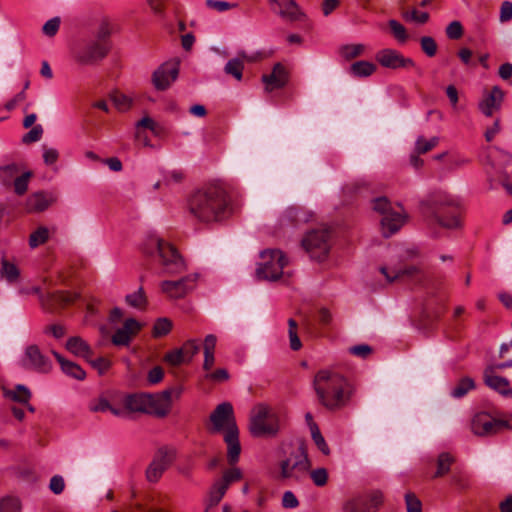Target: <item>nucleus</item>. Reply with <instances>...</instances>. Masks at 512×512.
Wrapping results in <instances>:
<instances>
[{
	"label": "nucleus",
	"instance_id": "obj_50",
	"mask_svg": "<svg viewBox=\"0 0 512 512\" xmlns=\"http://www.w3.org/2000/svg\"><path fill=\"white\" fill-rule=\"evenodd\" d=\"M21 504L15 497H5L0 500V512H20Z\"/></svg>",
	"mask_w": 512,
	"mask_h": 512
},
{
	"label": "nucleus",
	"instance_id": "obj_63",
	"mask_svg": "<svg viewBox=\"0 0 512 512\" xmlns=\"http://www.w3.org/2000/svg\"><path fill=\"white\" fill-rule=\"evenodd\" d=\"M65 488V481L61 475H54L50 479L49 489L56 495L61 494Z\"/></svg>",
	"mask_w": 512,
	"mask_h": 512
},
{
	"label": "nucleus",
	"instance_id": "obj_15",
	"mask_svg": "<svg viewBox=\"0 0 512 512\" xmlns=\"http://www.w3.org/2000/svg\"><path fill=\"white\" fill-rule=\"evenodd\" d=\"M111 44L89 40L76 53L75 60L80 65H96L109 53Z\"/></svg>",
	"mask_w": 512,
	"mask_h": 512
},
{
	"label": "nucleus",
	"instance_id": "obj_56",
	"mask_svg": "<svg viewBox=\"0 0 512 512\" xmlns=\"http://www.w3.org/2000/svg\"><path fill=\"white\" fill-rule=\"evenodd\" d=\"M389 27H390L393 35L399 42L403 43V42L407 41L408 35H407L405 27L401 23H399L396 20H390Z\"/></svg>",
	"mask_w": 512,
	"mask_h": 512
},
{
	"label": "nucleus",
	"instance_id": "obj_1",
	"mask_svg": "<svg viewBox=\"0 0 512 512\" xmlns=\"http://www.w3.org/2000/svg\"><path fill=\"white\" fill-rule=\"evenodd\" d=\"M188 209L195 219L203 223L223 221L231 213L228 194L219 185H209L193 192L188 199Z\"/></svg>",
	"mask_w": 512,
	"mask_h": 512
},
{
	"label": "nucleus",
	"instance_id": "obj_10",
	"mask_svg": "<svg viewBox=\"0 0 512 512\" xmlns=\"http://www.w3.org/2000/svg\"><path fill=\"white\" fill-rule=\"evenodd\" d=\"M263 262L259 264L256 274L259 279L276 281L283 274L287 259L282 251L277 249L265 250L261 253Z\"/></svg>",
	"mask_w": 512,
	"mask_h": 512
},
{
	"label": "nucleus",
	"instance_id": "obj_14",
	"mask_svg": "<svg viewBox=\"0 0 512 512\" xmlns=\"http://www.w3.org/2000/svg\"><path fill=\"white\" fill-rule=\"evenodd\" d=\"M376 60L382 67L388 69L397 70L413 68L418 75L423 74L422 69L416 65L412 58L405 57L395 49L385 48L379 50L376 53Z\"/></svg>",
	"mask_w": 512,
	"mask_h": 512
},
{
	"label": "nucleus",
	"instance_id": "obj_4",
	"mask_svg": "<svg viewBox=\"0 0 512 512\" xmlns=\"http://www.w3.org/2000/svg\"><path fill=\"white\" fill-rule=\"evenodd\" d=\"M311 468L306 447L303 443L293 447L285 459L279 462L278 479L288 482H302Z\"/></svg>",
	"mask_w": 512,
	"mask_h": 512
},
{
	"label": "nucleus",
	"instance_id": "obj_12",
	"mask_svg": "<svg viewBox=\"0 0 512 512\" xmlns=\"http://www.w3.org/2000/svg\"><path fill=\"white\" fill-rule=\"evenodd\" d=\"M20 365L25 370L41 374H48L53 368V363L36 344L25 347L20 360Z\"/></svg>",
	"mask_w": 512,
	"mask_h": 512
},
{
	"label": "nucleus",
	"instance_id": "obj_5",
	"mask_svg": "<svg viewBox=\"0 0 512 512\" xmlns=\"http://www.w3.org/2000/svg\"><path fill=\"white\" fill-rule=\"evenodd\" d=\"M249 431L253 437H274L280 431L276 411L264 403L256 404L250 413Z\"/></svg>",
	"mask_w": 512,
	"mask_h": 512
},
{
	"label": "nucleus",
	"instance_id": "obj_62",
	"mask_svg": "<svg viewBox=\"0 0 512 512\" xmlns=\"http://www.w3.org/2000/svg\"><path fill=\"white\" fill-rule=\"evenodd\" d=\"M405 20H410L419 24H424L429 20V14L427 12H419L413 9L411 12L403 14Z\"/></svg>",
	"mask_w": 512,
	"mask_h": 512
},
{
	"label": "nucleus",
	"instance_id": "obj_34",
	"mask_svg": "<svg viewBox=\"0 0 512 512\" xmlns=\"http://www.w3.org/2000/svg\"><path fill=\"white\" fill-rule=\"evenodd\" d=\"M89 409L92 412H107V411H109L115 416H118V417L124 416L123 408L113 406L104 397H99L97 399H93L89 404Z\"/></svg>",
	"mask_w": 512,
	"mask_h": 512
},
{
	"label": "nucleus",
	"instance_id": "obj_16",
	"mask_svg": "<svg viewBox=\"0 0 512 512\" xmlns=\"http://www.w3.org/2000/svg\"><path fill=\"white\" fill-rule=\"evenodd\" d=\"M212 423L211 431L213 433L237 430V424L234 416V409L230 402H223L214 409L210 415Z\"/></svg>",
	"mask_w": 512,
	"mask_h": 512
},
{
	"label": "nucleus",
	"instance_id": "obj_51",
	"mask_svg": "<svg viewBox=\"0 0 512 512\" xmlns=\"http://www.w3.org/2000/svg\"><path fill=\"white\" fill-rule=\"evenodd\" d=\"M172 328V322L167 318H159L153 327V335L155 337H161L170 332Z\"/></svg>",
	"mask_w": 512,
	"mask_h": 512
},
{
	"label": "nucleus",
	"instance_id": "obj_20",
	"mask_svg": "<svg viewBox=\"0 0 512 512\" xmlns=\"http://www.w3.org/2000/svg\"><path fill=\"white\" fill-rule=\"evenodd\" d=\"M179 64L165 62L160 65L152 75V82L157 90H166L178 77Z\"/></svg>",
	"mask_w": 512,
	"mask_h": 512
},
{
	"label": "nucleus",
	"instance_id": "obj_32",
	"mask_svg": "<svg viewBox=\"0 0 512 512\" xmlns=\"http://www.w3.org/2000/svg\"><path fill=\"white\" fill-rule=\"evenodd\" d=\"M243 60L252 61L253 58H249L244 51L239 52L237 58L230 59L226 63V65L224 67L225 73L232 75L237 80H241L243 69H244Z\"/></svg>",
	"mask_w": 512,
	"mask_h": 512
},
{
	"label": "nucleus",
	"instance_id": "obj_30",
	"mask_svg": "<svg viewBox=\"0 0 512 512\" xmlns=\"http://www.w3.org/2000/svg\"><path fill=\"white\" fill-rule=\"evenodd\" d=\"M380 272L385 276L388 283H393L396 280L403 278H413L420 273L417 266H409L405 269H388L387 267H381Z\"/></svg>",
	"mask_w": 512,
	"mask_h": 512
},
{
	"label": "nucleus",
	"instance_id": "obj_59",
	"mask_svg": "<svg viewBox=\"0 0 512 512\" xmlns=\"http://www.w3.org/2000/svg\"><path fill=\"white\" fill-rule=\"evenodd\" d=\"M242 478V473L239 468H232L224 472L221 480H218L221 484H226V488L235 481Z\"/></svg>",
	"mask_w": 512,
	"mask_h": 512
},
{
	"label": "nucleus",
	"instance_id": "obj_17",
	"mask_svg": "<svg viewBox=\"0 0 512 512\" xmlns=\"http://www.w3.org/2000/svg\"><path fill=\"white\" fill-rule=\"evenodd\" d=\"M383 495L380 491L356 495L343 504L344 512H375L382 504Z\"/></svg>",
	"mask_w": 512,
	"mask_h": 512
},
{
	"label": "nucleus",
	"instance_id": "obj_3",
	"mask_svg": "<svg viewBox=\"0 0 512 512\" xmlns=\"http://www.w3.org/2000/svg\"><path fill=\"white\" fill-rule=\"evenodd\" d=\"M143 251L147 255L158 258L163 273L177 274L186 269L185 262L176 248L156 235L147 238L143 245Z\"/></svg>",
	"mask_w": 512,
	"mask_h": 512
},
{
	"label": "nucleus",
	"instance_id": "obj_18",
	"mask_svg": "<svg viewBox=\"0 0 512 512\" xmlns=\"http://www.w3.org/2000/svg\"><path fill=\"white\" fill-rule=\"evenodd\" d=\"M176 449L172 447L160 448L153 461L146 470V478L149 482H157L164 471L174 462Z\"/></svg>",
	"mask_w": 512,
	"mask_h": 512
},
{
	"label": "nucleus",
	"instance_id": "obj_24",
	"mask_svg": "<svg viewBox=\"0 0 512 512\" xmlns=\"http://www.w3.org/2000/svg\"><path fill=\"white\" fill-rule=\"evenodd\" d=\"M504 93L498 86H494L491 91L479 103V109L485 116H492L494 111L500 109Z\"/></svg>",
	"mask_w": 512,
	"mask_h": 512
},
{
	"label": "nucleus",
	"instance_id": "obj_27",
	"mask_svg": "<svg viewBox=\"0 0 512 512\" xmlns=\"http://www.w3.org/2000/svg\"><path fill=\"white\" fill-rule=\"evenodd\" d=\"M77 298L76 294L64 293L61 291L49 293L43 302L46 309L54 311L57 308H63L66 305L74 302Z\"/></svg>",
	"mask_w": 512,
	"mask_h": 512
},
{
	"label": "nucleus",
	"instance_id": "obj_28",
	"mask_svg": "<svg viewBox=\"0 0 512 512\" xmlns=\"http://www.w3.org/2000/svg\"><path fill=\"white\" fill-rule=\"evenodd\" d=\"M224 441L227 444V459L230 464H235L238 462L241 453L239 430L226 431Z\"/></svg>",
	"mask_w": 512,
	"mask_h": 512
},
{
	"label": "nucleus",
	"instance_id": "obj_53",
	"mask_svg": "<svg viewBox=\"0 0 512 512\" xmlns=\"http://www.w3.org/2000/svg\"><path fill=\"white\" fill-rule=\"evenodd\" d=\"M312 482L318 486L323 487L328 481V471L326 468H317L310 472Z\"/></svg>",
	"mask_w": 512,
	"mask_h": 512
},
{
	"label": "nucleus",
	"instance_id": "obj_37",
	"mask_svg": "<svg viewBox=\"0 0 512 512\" xmlns=\"http://www.w3.org/2000/svg\"><path fill=\"white\" fill-rule=\"evenodd\" d=\"M20 271L17 266L9 262L6 258L1 259L0 276L9 283L16 282L19 278Z\"/></svg>",
	"mask_w": 512,
	"mask_h": 512
},
{
	"label": "nucleus",
	"instance_id": "obj_11",
	"mask_svg": "<svg viewBox=\"0 0 512 512\" xmlns=\"http://www.w3.org/2000/svg\"><path fill=\"white\" fill-rule=\"evenodd\" d=\"M330 238L331 232L328 228L315 229L304 236L302 246L312 259L323 261L331 248Z\"/></svg>",
	"mask_w": 512,
	"mask_h": 512
},
{
	"label": "nucleus",
	"instance_id": "obj_23",
	"mask_svg": "<svg viewBox=\"0 0 512 512\" xmlns=\"http://www.w3.org/2000/svg\"><path fill=\"white\" fill-rule=\"evenodd\" d=\"M484 383L494 391L505 397H512V389L509 381L501 376L496 375L495 367H487L483 373Z\"/></svg>",
	"mask_w": 512,
	"mask_h": 512
},
{
	"label": "nucleus",
	"instance_id": "obj_47",
	"mask_svg": "<svg viewBox=\"0 0 512 512\" xmlns=\"http://www.w3.org/2000/svg\"><path fill=\"white\" fill-rule=\"evenodd\" d=\"M364 49L365 47L362 44H349L342 46L340 53L343 58L350 60L363 54Z\"/></svg>",
	"mask_w": 512,
	"mask_h": 512
},
{
	"label": "nucleus",
	"instance_id": "obj_46",
	"mask_svg": "<svg viewBox=\"0 0 512 512\" xmlns=\"http://www.w3.org/2000/svg\"><path fill=\"white\" fill-rule=\"evenodd\" d=\"M439 138L438 137H432L429 140H426L423 136H419L415 142V152L416 153H427L430 150H432L434 147L438 145Z\"/></svg>",
	"mask_w": 512,
	"mask_h": 512
},
{
	"label": "nucleus",
	"instance_id": "obj_41",
	"mask_svg": "<svg viewBox=\"0 0 512 512\" xmlns=\"http://www.w3.org/2000/svg\"><path fill=\"white\" fill-rule=\"evenodd\" d=\"M475 383L472 378H462L451 390V396L454 398L464 397L470 390L474 389Z\"/></svg>",
	"mask_w": 512,
	"mask_h": 512
},
{
	"label": "nucleus",
	"instance_id": "obj_35",
	"mask_svg": "<svg viewBox=\"0 0 512 512\" xmlns=\"http://www.w3.org/2000/svg\"><path fill=\"white\" fill-rule=\"evenodd\" d=\"M113 31V25L107 17H103L96 29L94 41L111 44L109 38Z\"/></svg>",
	"mask_w": 512,
	"mask_h": 512
},
{
	"label": "nucleus",
	"instance_id": "obj_9",
	"mask_svg": "<svg viewBox=\"0 0 512 512\" xmlns=\"http://www.w3.org/2000/svg\"><path fill=\"white\" fill-rule=\"evenodd\" d=\"M471 429L478 436H491L504 430H510L512 429V415L493 418L485 412L477 413L472 419Z\"/></svg>",
	"mask_w": 512,
	"mask_h": 512
},
{
	"label": "nucleus",
	"instance_id": "obj_22",
	"mask_svg": "<svg viewBox=\"0 0 512 512\" xmlns=\"http://www.w3.org/2000/svg\"><path fill=\"white\" fill-rule=\"evenodd\" d=\"M141 329V324L134 318L127 319L123 326L115 331L112 336V343L116 346H128L131 339Z\"/></svg>",
	"mask_w": 512,
	"mask_h": 512
},
{
	"label": "nucleus",
	"instance_id": "obj_48",
	"mask_svg": "<svg viewBox=\"0 0 512 512\" xmlns=\"http://www.w3.org/2000/svg\"><path fill=\"white\" fill-rule=\"evenodd\" d=\"M111 100L119 111H127L132 103V99L125 94L114 92L111 94Z\"/></svg>",
	"mask_w": 512,
	"mask_h": 512
},
{
	"label": "nucleus",
	"instance_id": "obj_13",
	"mask_svg": "<svg viewBox=\"0 0 512 512\" xmlns=\"http://www.w3.org/2000/svg\"><path fill=\"white\" fill-rule=\"evenodd\" d=\"M182 388L171 387L159 393H147V414L165 417L171 408L172 396L179 398Z\"/></svg>",
	"mask_w": 512,
	"mask_h": 512
},
{
	"label": "nucleus",
	"instance_id": "obj_29",
	"mask_svg": "<svg viewBox=\"0 0 512 512\" xmlns=\"http://www.w3.org/2000/svg\"><path fill=\"white\" fill-rule=\"evenodd\" d=\"M147 393H135L126 395L123 399L124 413L141 412L147 414Z\"/></svg>",
	"mask_w": 512,
	"mask_h": 512
},
{
	"label": "nucleus",
	"instance_id": "obj_61",
	"mask_svg": "<svg viewBox=\"0 0 512 512\" xmlns=\"http://www.w3.org/2000/svg\"><path fill=\"white\" fill-rule=\"evenodd\" d=\"M164 360L168 364L173 365V366H178V365L186 362V360H185V358L183 356V351H181L180 348L168 352L165 355Z\"/></svg>",
	"mask_w": 512,
	"mask_h": 512
},
{
	"label": "nucleus",
	"instance_id": "obj_60",
	"mask_svg": "<svg viewBox=\"0 0 512 512\" xmlns=\"http://www.w3.org/2000/svg\"><path fill=\"white\" fill-rule=\"evenodd\" d=\"M407 512H422V504L418 497L413 493L405 495Z\"/></svg>",
	"mask_w": 512,
	"mask_h": 512
},
{
	"label": "nucleus",
	"instance_id": "obj_40",
	"mask_svg": "<svg viewBox=\"0 0 512 512\" xmlns=\"http://www.w3.org/2000/svg\"><path fill=\"white\" fill-rule=\"evenodd\" d=\"M49 239V230L45 226L38 227L29 236V246L32 249L46 243Z\"/></svg>",
	"mask_w": 512,
	"mask_h": 512
},
{
	"label": "nucleus",
	"instance_id": "obj_43",
	"mask_svg": "<svg viewBox=\"0 0 512 512\" xmlns=\"http://www.w3.org/2000/svg\"><path fill=\"white\" fill-rule=\"evenodd\" d=\"M454 462V458L447 452H443L438 456L437 470L433 475L434 478L442 477L450 471V467Z\"/></svg>",
	"mask_w": 512,
	"mask_h": 512
},
{
	"label": "nucleus",
	"instance_id": "obj_6",
	"mask_svg": "<svg viewBox=\"0 0 512 512\" xmlns=\"http://www.w3.org/2000/svg\"><path fill=\"white\" fill-rule=\"evenodd\" d=\"M424 213L443 228L456 229L461 226L460 212L453 199L434 198L426 204Z\"/></svg>",
	"mask_w": 512,
	"mask_h": 512
},
{
	"label": "nucleus",
	"instance_id": "obj_33",
	"mask_svg": "<svg viewBox=\"0 0 512 512\" xmlns=\"http://www.w3.org/2000/svg\"><path fill=\"white\" fill-rule=\"evenodd\" d=\"M4 397L21 404H28L31 399V391L23 384H18L13 390L3 389Z\"/></svg>",
	"mask_w": 512,
	"mask_h": 512
},
{
	"label": "nucleus",
	"instance_id": "obj_52",
	"mask_svg": "<svg viewBox=\"0 0 512 512\" xmlns=\"http://www.w3.org/2000/svg\"><path fill=\"white\" fill-rule=\"evenodd\" d=\"M289 325V340H290V348L294 351H297L301 348L302 344L297 335V323L294 319L288 320Z\"/></svg>",
	"mask_w": 512,
	"mask_h": 512
},
{
	"label": "nucleus",
	"instance_id": "obj_54",
	"mask_svg": "<svg viewBox=\"0 0 512 512\" xmlns=\"http://www.w3.org/2000/svg\"><path fill=\"white\" fill-rule=\"evenodd\" d=\"M31 175V172H25L21 176L15 178L13 184L16 194L23 195L27 191L28 181Z\"/></svg>",
	"mask_w": 512,
	"mask_h": 512
},
{
	"label": "nucleus",
	"instance_id": "obj_25",
	"mask_svg": "<svg viewBox=\"0 0 512 512\" xmlns=\"http://www.w3.org/2000/svg\"><path fill=\"white\" fill-rule=\"evenodd\" d=\"M262 81L266 84V90L268 91L282 88L288 82V72L281 63H277L274 65L271 74L263 75Z\"/></svg>",
	"mask_w": 512,
	"mask_h": 512
},
{
	"label": "nucleus",
	"instance_id": "obj_36",
	"mask_svg": "<svg viewBox=\"0 0 512 512\" xmlns=\"http://www.w3.org/2000/svg\"><path fill=\"white\" fill-rule=\"evenodd\" d=\"M376 65L369 61H357L350 67V71L355 77H368L376 71Z\"/></svg>",
	"mask_w": 512,
	"mask_h": 512
},
{
	"label": "nucleus",
	"instance_id": "obj_64",
	"mask_svg": "<svg viewBox=\"0 0 512 512\" xmlns=\"http://www.w3.org/2000/svg\"><path fill=\"white\" fill-rule=\"evenodd\" d=\"M60 27V18L54 17L43 25V33L47 36H54Z\"/></svg>",
	"mask_w": 512,
	"mask_h": 512
},
{
	"label": "nucleus",
	"instance_id": "obj_58",
	"mask_svg": "<svg viewBox=\"0 0 512 512\" xmlns=\"http://www.w3.org/2000/svg\"><path fill=\"white\" fill-rule=\"evenodd\" d=\"M446 35L449 39L457 40L460 39L463 35V26L460 21H452L446 27Z\"/></svg>",
	"mask_w": 512,
	"mask_h": 512
},
{
	"label": "nucleus",
	"instance_id": "obj_44",
	"mask_svg": "<svg viewBox=\"0 0 512 512\" xmlns=\"http://www.w3.org/2000/svg\"><path fill=\"white\" fill-rule=\"evenodd\" d=\"M19 168L16 164L11 163L0 167V181L4 185H11V183L18 177Z\"/></svg>",
	"mask_w": 512,
	"mask_h": 512
},
{
	"label": "nucleus",
	"instance_id": "obj_38",
	"mask_svg": "<svg viewBox=\"0 0 512 512\" xmlns=\"http://www.w3.org/2000/svg\"><path fill=\"white\" fill-rule=\"evenodd\" d=\"M125 301L129 306L141 310L147 305V298L142 287H139L137 291L126 295Z\"/></svg>",
	"mask_w": 512,
	"mask_h": 512
},
{
	"label": "nucleus",
	"instance_id": "obj_49",
	"mask_svg": "<svg viewBox=\"0 0 512 512\" xmlns=\"http://www.w3.org/2000/svg\"><path fill=\"white\" fill-rule=\"evenodd\" d=\"M180 349L181 351H183V356L185 360L188 362L193 358L194 355H196L199 352L200 345L198 340L190 339L187 340Z\"/></svg>",
	"mask_w": 512,
	"mask_h": 512
},
{
	"label": "nucleus",
	"instance_id": "obj_55",
	"mask_svg": "<svg viewBox=\"0 0 512 512\" xmlns=\"http://www.w3.org/2000/svg\"><path fill=\"white\" fill-rule=\"evenodd\" d=\"M420 45L422 51L428 56L433 57L437 52V44L435 40L430 36H423L420 39Z\"/></svg>",
	"mask_w": 512,
	"mask_h": 512
},
{
	"label": "nucleus",
	"instance_id": "obj_7",
	"mask_svg": "<svg viewBox=\"0 0 512 512\" xmlns=\"http://www.w3.org/2000/svg\"><path fill=\"white\" fill-rule=\"evenodd\" d=\"M491 162L486 168L488 179L493 186L494 182H499L512 195V184L508 178L512 174V156L508 153L495 148V153L490 155Z\"/></svg>",
	"mask_w": 512,
	"mask_h": 512
},
{
	"label": "nucleus",
	"instance_id": "obj_57",
	"mask_svg": "<svg viewBox=\"0 0 512 512\" xmlns=\"http://www.w3.org/2000/svg\"><path fill=\"white\" fill-rule=\"evenodd\" d=\"M42 135L43 127L40 124L34 125L32 129L22 137V142L24 144H31L37 142L41 139Z\"/></svg>",
	"mask_w": 512,
	"mask_h": 512
},
{
	"label": "nucleus",
	"instance_id": "obj_2",
	"mask_svg": "<svg viewBox=\"0 0 512 512\" xmlns=\"http://www.w3.org/2000/svg\"><path fill=\"white\" fill-rule=\"evenodd\" d=\"M313 387L319 403L330 411L346 407L355 392L354 386L343 375L332 370L318 371Z\"/></svg>",
	"mask_w": 512,
	"mask_h": 512
},
{
	"label": "nucleus",
	"instance_id": "obj_39",
	"mask_svg": "<svg viewBox=\"0 0 512 512\" xmlns=\"http://www.w3.org/2000/svg\"><path fill=\"white\" fill-rule=\"evenodd\" d=\"M227 489L228 488H226V484H221L219 481L214 483L209 492L208 506L206 511H208L209 508L216 506L221 501Z\"/></svg>",
	"mask_w": 512,
	"mask_h": 512
},
{
	"label": "nucleus",
	"instance_id": "obj_26",
	"mask_svg": "<svg viewBox=\"0 0 512 512\" xmlns=\"http://www.w3.org/2000/svg\"><path fill=\"white\" fill-rule=\"evenodd\" d=\"M56 198L52 193L36 192L31 194L26 201V208L29 212H42L50 207Z\"/></svg>",
	"mask_w": 512,
	"mask_h": 512
},
{
	"label": "nucleus",
	"instance_id": "obj_8",
	"mask_svg": "<svg viewBox=\"0 0 512 512\" xmlns=\"http://www.w3.org/2000/svg\"><path fill=\"white\" fill-rule=\"evenodd\" d=\"M372 205L373 210L382 215L381 230L384 237H390L405 223L406 216L403 214L402 208H392L386 197L374 199Z\"/></svg>",
	"mask_w": 512,
	"mask_h": 512
},
{
	"label": "nucleus",
	"instance_id": "obj_21",
	"mask_svg": "<svg viewBox=\"0 0 512 512\" xmlns=\"http://www.w3.org/2000/svg\"><path fill=\"white\" fill-rule=\"evenodd\" d=\"M271 10L285 21L295 22L304 16L294 0H268Z\"/></svg>",
	"mask_w": 512,
	"mask_h": 512
},
{
	"label": "nucleus",
	"instance_id": "obj_31",
	"mask_svg": "<svg viewBox=\"0 0 512 512\" xmlns=\"http://www.w3.org/2000/svg\"><path fill=\"white\" fill-rule=\"evenodd\" d=\"M66 349L76 356L83 357L85 360H89V357L93 354L86 341L78 336L71 337L67 340Z\"/></svg>",
	"mask_w": 512,
	"mask_h": 512
},
{
	"label": "nucleus",
	"instance_id": "obj_45",
	"mask_svg": "<svg viewBox=\"0 0 512 512\" xmlns=\"http://www.w3.org/2000/svg\"><path fill=\"white\" fill-rule=\"evenodd\" d=\"M311 436L318 449L324 455H329L330 449L315 422L311 424Z\"/></svg>",
	"mask_w": 512,
	"mask_h": 512
},
{
	"label": "nucleus",
	"instance_id": "obj_19",
	"mask_svg": "<svg viewBox=\"0 0 512 512\" xmlns=\"http://www.w3.org/2000/svg\"><path fill=\"white\" fill-rule=\"evenodd\" d=\"M197 275H187L179 280H165L160 284L161 291L170 299L185 297L195 287Z\"/></svg>",
	"mask_w": 512,
	"mask_h": 512
},
{
	"label": "nucleus",
	"instance_id": "obj_42",
	"mask_svg": "<svg viewBox=\"0 0 512 512\" xmlns=\"http://www.w3.org/2000/svg\"><path fill=\"white\" fill-rule=\"evenodd\" d=\"M61 370L64 374L76 380H84L86 377V372L82 369V367L77 363L69 360H67L65 363H62Z\"/></svg>",
	"mask_w": 512,
	"mask_h": 512
}]
</instances>
